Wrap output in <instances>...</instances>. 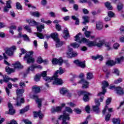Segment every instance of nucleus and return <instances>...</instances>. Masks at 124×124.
Here are the masks:
<instances>
[{"label": "nucleus", "mask_w": 124, "mask_h": 124, "mask_svg": "<svg viewBox=\"0 0 124 124\" xmlns=\"http://www.w3.org/2000/svg\"><path fill=\"white\" fill-rule=\"evenodd\" d=\"M91 31H86L85 32V36L87 38L90 37L91 36Z\"/></svg>", "instance_id": "54"}, {"label": "nucleus", "mask_w": 124, "mask_h": 124, "mask_svg": "<svg viewBox=\"0 0 124 124\" xmlns=\"http://www.w3.org/2000/svg\"><path fill=\"white\" fill-rule=\"evenodd\" d=\"M62 111V107H56V108H51V113H55V112H61Z\"/></svg>", "instance_id": "21"}, {"label": "nucleus", "mask_w": 124, "mask_h": 124, "mask_svg": "<svg viewBox=\"0 0 124 124\" xmlns=\"http://www.w3.org/2000/svg\"><path fill=\"white\" fill-rule=\"evenodd\" d=\"M78 83L82 84V88H83V89H87V88H89V82L84 79H81Z\"/></svg>", "instance_id": "18"}, {"label": "nucleus", "mask_w": 124, "mask_h": 124, "mask_svg": "<svg viewBox=\"0 0 124 124\" xmlns=\"http://www.w3.org/2000/svg\"><path fill=\"white\" fill-rule=\"evenodd\" d=\"M103 70L104 72H106L107 77H109V75H110V72L109 71H108L106 67H105V66L103 67Z\"/></svg>", "instance_id": "41"}, {"label": "nucleus", "mask_w": 124, "mask_h": 124, "mask_svg": "<svg viewBox=\"0 0 124 124\" xmlns=\"http://www.w3.org/2000/svg\"><path fill=\"white\" fill-rule=\"evenodd\" d=\"M93 75L92 74V73H87V79H88V80H91V79H93Z\"/></svg>", "instance_id": "35"}, {"label": "nucleus", "mask_w": 124, "mask_h": 124, "mask_svg": "<svg viewBox=\"0 0 124 124\" xmlns=\"http://www.w3.org/2000/svg\"><path fill=\"white\" fill-rule=\"evenodd\" d=\"M122 82H123V78H119L114 81V84H119L120 83H122Z\"/></svg>", "instance_id": "48"}, {"label": "nucleus", "mask_w": 124, "mask_h": 124, "mask_svg": "<svg viewBox=\"0 0 124 124\" xmlns=\"http://www.w3.org/2000/svg\"><path fill=\"white\" fill-rule=\"evenodd\" d=\"M37 62L38 63H42V62H44L45 64H48L49 62L48 60H43L41 57H38L37 60Z\"/></svg>", "instance_id": "20"}, {"label": "nucleus", "mask_w": 124, "mask_h": 124, "mask_svg": "<svg viewBox=\"0 0 124 124\" xmlns=\"http://www.w3.org/2000/svg\"><path fill=\"white\" fill-rule=\"evenodd\" d=\"M35 68V67L34 65H32V66H31V67L28 68V72H29V71H34Z\"/></svg>", "instance_id": "47"}, {"label": "nucleus", "mask_w": 124, "mask_h": 124, "mask_svg": "<svg viewBox=\"0 0 124 124\" xmlns=\"http://www.w3.org/2000/svg\"><path fill=\"white\" fill-rule=\"evenodd\" d=\"M30 97L34 99H36V102L38 104V107H39V108H40V107H41V99H38V97L36 95H30Z\"/></svg>", "instance_id": "17"}, {"label": "nucleus", "mask_w": 124, "mask_h": 124, "mask_svg": "<svg viewBox=\"0 0 124 124\" xmlns=\"http://www.w3.org/2000/svg\"><path fill=\"white\" fill-rule=\"evenodd\" d=\"M32 91L36 93H37L40 92V88H39V87L34 86L32 87Z\"/></svg>", "instance_id": "31"}, {"label": "nucleus", "mask_w": 124, "mask_h": 124, "mask_svg": "<svg viewBox=\"0 0 124 124\" xmlns=\"http://www.w3.org/2000/svg\"><path fill=\"white\" fill-rule=\"evenodd\" d=\"M40 80V75L37 74L34 77V81L35 82H38Z\"/></svg>", "instance_id": "45"}, {"label": "nucleus", "mask_w": 124, "mask_h": 124, "mask_svg": "<svg viewBox=\"0 0 124 124\" xmlns=\"http://www.w3.org/2000/svg\"><path fill=\"white\" fill-rule=\"evenodd\" d=\"M44 115L41 113V111H38V112H36V111H34V117L35 118H36V117H39L40 119H42V118L44 117Z\"/></svg>", "instance_id": "22"}, {"label": "nucleus", "mask_w": 124, "mask_h": 124, "mask_svg": "<svg viewBox=\"0 0 124 124\" xmlns=\"http://www.w3.org/2000/svg\"><path fill=\"white\" fill-rule=\"evenodd\" d=\"M67 92H68V90L66 88H61L60 89V93L61 94H65V93H67Z\"/></svg>", "instance_id": "36"}, {"label": "nucleus", "mask_w": 124, "mask_h": 124, "mask_svg": "<svg viewBox=\"0 0 124 124\" xmlns=\"http://www.w3.org/2000/svg\"><path fill=\"white\" fill-rule=\"evenodd\" d=\"M63 37L65 39H67V38H68V37H69V32H68V30L66 28L64 30Z\"/></svg>", "instance_id": "24"}, {"label": "nucleus", "mask_w": 124, "mask_h": 124, "mask_svg": "<svg viewBox=\"0 0 124 124\" xmlns=\"http://www.w3.org/2000/svg\"><path fill=\"white\" fill-rule=\"evenodd\" d=\"M16 7L17 9H22V5L18 2H16Z\"/></svg>", "instance_id": "50"}, {"label": "nucleus", "mask_w": 124, "mask_h": 124, "mask_svg": "<svg viewBox=\"0 0 124 124\" xmlns=\"http://www.w3.org/2000/svg\"><path fill=\"white\" fill-rule=\"evenodd\" d=\"M25 5L28 6V7H31V8H34V9H35V7L31 6V5L30 4V1H29V0H25Z\"/></svg>", "instance_id": "38"}, {"label": "nucleus", "mask_w": 124, "mask_h": 124, "mask_svg": "<svg viewBox=\"0 0 124 124\" xmlns=\"http://www.w3.org/2000/svg\"><path fill=\"white\" fill-rule=\"evenodd\" d=\"M90 106H87L85 108V110H86V111L87 112V113H88V114L90 113Z\"/></svg>", "instance_id": "64"}, {"label": "nucleus", "mask_w": 124, "mask_h": 124, "mask_svg": "<svg viewBox=\"0 0 124 124\" xmlns=\"http://www.w3.org/2000/svg\"><path fill=\"white\" fill-rule=\"evenodd\" d=\"M105 6L109 10H112L113 9V7L111 6V4L109 2H107L105 3Z\"/></svg>", "instance_id": "37"}, {"label": "nucleus", "mask_w": 124, "mask_h": 124, "mask_svg": "<svg viewBox=\"0 0 124 124\" xmlns=\"http://www.w3.org/2000/svg\"><path fill=\"white\" fill-rule=\"evenodd\" d=\"M72 19L73 20H74L76 21L75 24L78 26L79 25V23H80V21H79V18H78L77 17L75 16H72Z\"/></svg>", "instance_id": "34"}, {"label": "nucleus", "mask_w": 124, "mask_h": 124, "mask_svg": "<svg viewBox=\"0 0 124 124\" xmlns=\"http://www.w3.org/2000/svg\"><path fill=\"white\" fill-rule=\"evenodd\" d=\"M109 89L110 90H114V89H115L116 93L119 95H123V94H124V91L123 89L120 87H116L115 86H110Z\"/></svg>", "instance_id": "12"}, {"label": "nucleus", "mask_w": 124, "mask_h": 124, "mask_svg": "<svg viewBox=\"0 0 124 124\" xmlns=\"http://www.w3.org/2000/svg\"><path fill=\"white\" fill-rule=\"evenodd\" d=\"M30 14L31 16H34V17H38L40 16V14L37 11L34 12H31Z\"/></svg>", "instance_id": "33"}, {"label": "nucleus", "mask_w": 124, "mask_h": 124, "mask_svg": "<svg viewBox=\"0 0 124 124\" xmlns=\"http://www.w3.org/2000/svg\"><path fill=\"white\" fill-rule=\"evenodd\" d=\"M123 4H119L117 5V9L119 11H121V10H122V9H123Z\"/></svg>", "instance_id": "51"}, {"label": "nucleus", "mask_w": 124, "mask_h": 124, "mask_svg": "<svg viewBox=\"0 0 124 124\" xmlns=\"http://www.w3.org/2000/svg\"><path fill=\"white\" fill-rule=\"evenodd\" d=\"M25 30L28 31V32L31 33V27L30 26L26 25L24 27Z\"/></svg>", "instance_id": "42"}, {"label": "nucleus", "mask_w": 124, "mask_h": 124, "mask_svg": "<svg viewBox=\"0 0 124 124\" xmlns=\"http://www.w3.org/2000/svg\"><path fill=\"white\" fill-rule=\"evenodd\" d=\"M27 22L29 23V25L31 26H37L36 28L37 31H39V32H41V31H42V29H44L45 28L44 24L38 26V24H39V23L37 22L34 19H28L27 20Z\"/></svg>", "instance_id": "4"}, {"label": "nucleus", "mask_w": 124, "mask_h": 124, "mask_svg": "<svg viewBox=\"0 0 124 124\" xmlns=\"http://www.w3.org/2000/svg\"><path fill=\"white\" fill-rule=\"evenodd\" d=\"M71 46L73 47V48H78L79 46H80V45L76 43H74L71 44Z\"/></svg>", "instance_id": "44"}, {"label": "nucleus", "mask_w": 124, "mask_h": 124, "mask_svg": "<svg viewBox=\"0 0 124 124\" xmlns=\"http://www.w3.org/2000/svg\"><path fill=\"white\" fill-rule=\"evenodd\" d=\"M20 50L22 53L19 54V58H21V56L22 55H23V54H25V53H27V51H26V50L23 48H21Z\"/></svg>", "instance_id": "53"}, {"label": "nucleus", "mask_w": 124, "mask_h": 124, "mask_svg": "<svg viewBox=\"0 0 124 124\" xmlns=\"http://www.w3.org/2000/svg\"><path fill=\"white\" fill-rule=\"evenodd\" d=\"M102 84V89L103 90V92H99L98 93V96H100V99L95 98L94 100V102L96 105L92 106L93 111L96 113H99V112H100V108H99V106H100V102H102V101H103L104 94L106 92V88L109 86V83L106 81H103Z\"/></svg>", "instance_id": "2"}, {"label": "nucleus", "mask_w": 124, "mask_h": 124, "mask_svg": "<svg viewBox=\"0 0 124 124\" xmlns=\"http://www.w3.org/2000/svg\"><path fill=\"white\" fill-rule=\"evenodd\" d=\"M34 34H36L37 37H38L40 39H43L44 38V36L41 33H39V32L34 33Z\"/></svg>", "instance_id": "39"}, {"label": "nucleus", "mask_w": 124, "mask_h": 124, "mask_svg": "<svg viewBox=\"0 0 124 124\" xmlns=\"http://www.w3.org/2000/svg\"><path fill=\"white\" fill-rule=\"evenodd\" d=\"M8 107L9 108V113L10 115H14L16 113L15 109L13 108V106H12V104L10 103H9L8 104Z\"/></svg>", "instance_id": "19"}, {"label": "nucleus", "mask_w": 124, "mask_h": 124, "mask_svg": "<svg viewBox=\"0 0 124 124\" xmlns=\"http://www.w3.org/2000/svg\"><path fill=\"white\" fill-rule=\"evenodd\" d=\"M120 122H121V120H120V119L114 118L112 120V122L114 124H120Z\"/></svg>", "instance_id": "40"}, {"label": "nucleus", "mask_w": 124, "mask_h": 124, "mask_svg": "<svg viewBox=\"0 0 124 124\" xmlns=\"http://www.w3.org/2000/svg\"><path fill=\"white\" fill-rule=\"evenodd\" d=\"M66 112H68V113H72V109L70 108H66Z\"/></svg>", "instance_id": "63"}, {"label": "nucleus", "mask_w": 124, "mask_h": 124, "mask_svg": "<svg viewBox=\"0 0 124 124\" xmlns=\"http://www.w3.org/2000/svg\"><path fill=\"white\" fill-rule=\"evenodd\" d=\"M80 35H81V33H79L75 36V41H78L80 44V43H86L88 47H94L95 46H97V47H101L104 45V41L100 40V38H97L95 41H92L86 38H82L81 39Z\"/></svg>", "instance_id": "1"}, {"label": "nucleus", "mask_w": 124, "mask_h": 124, "mask_svg": "<svg viewBox=\"0 0 124 124\" xmlns=\"http://www.w3.org/2000/svg\"><path fill=\"white\" fill-rule=\"evenodd\" d=\"M99 59V61H102L103 60V57L101 55H97L96 56H92V59L94 60H96Z\"/></svg>", "instance_id": "32"}, {"label": "nucleus", "mask_w": 124, "mask_h": 124, "mask_svg": "<svg viewBox=\"0 0 124 124\" xmlns=\"http://www.w3.org/2000/svg\"><path fill=\"white\" fill-rule=\"evenodd\" d=\"M110 117H111L110 114H108V115H106L105 120H106V122H108V121H109V120H110Z\"/></svg>", "instance_id": "57"}, {"label": "nucleus", "mask_w": 124, "mask_h": 124, "mask_svg": "<svg viewBox=\"0 0 124 124\" xmlns=\"http://www.w3.org/2000/svg\"><path fill=\"white\" fill-rule=\"evenodd\" d=\"M58 120H62V124H69L68 122H66V121H69L70 117H69V114L66 113V111H63V115H60Z\"/></svg>", "instance_id": "8"}, {"label": "nucleus", "mask_w": 124, "mask_h": 124, "mask_svg": "<svg viewBox=\"0 0 124 124\" xmlns=\"http://www.w3.org/2000/svg\"><path fill=\"white\" fill-rule=\"evenodd\" d=\"M6 72H7L9 74H10V73H13V72H15V69L10 68L9 67L7 66L5 68Z\"/></svg>", "instance_id": "27"}, {"label": "nucleus", "mask_w": 124, "mask_h": 124, "mask_svg": "<svg viewBox=\"0 0 124 124\" xmlns=\"http://www.w3.org/2000/svg\"><path fill=\"white\" fill-rule=\"evenodd\" d=\"M3 79L0 80V84H2V82H5V83H7L9 80H11V81H13V82H16V81H18V79L16 78H9V77L5 75L3 76Z\"/></svg>", "instance_id": "13"}, {"label": "nucleus", "mask_w": 124, "mask_h": 124, "mask_svg": "<svg viewBox=\"0 0 124 124\" xmlns=\"http://www.w3.org/2000/svg\"><path fill=\"white\" fill-rule=\"evenodd\" d=\"M119 47H120V44L119 43H115L113 46V48L115 50H118Z\"/></svg>", "instance_id": "43"}, {"label": "nucleus", "mask_w": 124, "mask_h": 124, "mask_svg": "<svg viewBox=\"0 0 124 124\" xmlns=\"http://www.w3.org/2000/svg\"><path fill=\"white\" fill-rule=\"evenodd\" d=\"M124 58L123 56L119 58H116L115 59V62L113 60H108L106 62V65H108V66H113L115 65L116 63H120L122 62H124Z\"/></svg>", "instance_id": "7"}, {"label": "nucleus", "mask_w": 124, "mask_h": 124, "mask_svg": "<svg viewBox=\"0 0 124 124\" xmlns=\"http://www.w3.org/2000/svg\"><path fill=\"white\" fill-rule=\"evenodd\" d=\"M86 91H78V94L80 96V95H84L85 93H86Z\"/></svg>", "instance_id": "56"}, {"label": "nucleus", "mask_w": 124, "mask_h": 124, "mask_svg": "<svg viewBox=\"0 0 124 124\" xmlns=\"http://www.w3.org/2000/svg\"><path fill=\"white\" fill-rule=\"evenodd\" d=\"M74 111L75 113H76V114H81L82 110L79 108H75Z\"/></svg>", "instance_id": "52"}, {"label": "nucleus", "mask_w": 124, "mask_h": 124, "mask_svg": "<svg viewBox=\"0 0 124 124\" xmlns=\"http://www.w3.org/2000/svg\"><path fill=\"white\" fill-rule=\"evenodd\" d=\"M18 35L19 37H23L26 41H30V38H29L27 34L23 35L22 32H20L18 33Z\"/></svg>", "instance_id": "25"}, {"label": "nucleus", "mask_w": 124, "mask_h": 124, "mask_svg": "<svg viewBox=\"0 0 124 124\" xmlns=\"http://www.w3.org/2000/svg\"><path fill=\"white\" fill-rule=\"evenodd\" d=\"M14 67L15 68H22L23 67L22 65H21V63L19 62H16L15 64H13Z\"/></svg>", "instance_id": "30"}, {"label": "nucleus", "mask_w": 124, "mask_h": 124, "mask_svg": "<svg viewBox=\"0 0 124 124\" xmlns=\"http://www.w3.org/2000/svg\"><path fill=\"white\" fill-rule=\"evenodd\" d=\"M102 28H103V25L102 24V22H97L96 23V29L98 31H100L102 30Z\"/></svg>", "instance_id": "23"}, {"label": "nucleus", "mask_w": 124, "mask_h": 124, "mask_svg": "<svg viewBox=\"0 0 124 124\" xmlns=\"http://www.w3.org/2000/svg\"><path fill=\"white\" fill-rule=\"evenodd\" d=\"M58 74L59 70H57L54 74L53 77L51 78H53V79H51V81L52 80H54L53 82V84L54 85H62V79L58 78Z\"/></svg>", "instance_id": "9"}, {"label": "nucleus", "mask_w": 124, "mask_h": 124, "mask_svg": "<svg viewBox=\"0 0 124 124\" xmlns=\"http://www.w3.org/2000/svg\"><path fill=\"white\" fill-rule=\"evenodd\" d=\"M17 48H16V46H13L11 47H7L5 48V51L6 54L7 55H8V56H13V54H14V51H16Z\"/></svg>", "instance_id": "10"}, {"label": "nucleus", "mask_w": 124, "mask_h": 124, "mask_svg": "<svg viewBox=\"0 0 124 124\" xmlns=\"http://www.w3.org/2000/svg\"><path fill=\"white\" fill-rule=\"evenodd\" d=\"M46 75H47V71H43L41 74L40 76H42V77L44 78L45 81H46L47 82H51V81L53 80V78H49L48 77H46Z\"/></svg>", "instance_id": "14"}, {"label": "nucleus", "mask_w": 124, "mask_h": 124, "mask_svg": "<svg viewBox=\"0 0 124 124\" xmlns=\"http://www.w3.org/2000/svg\"><path fill=\"white\" fill-rule=\"evenodd\" d=\"M86 61L81 62L79 60H77L74 61V63H76L77 65L81 67V68H85L86 67Z\"/></svg>", "instance_id": "15"}, {"label": "nucleus", "mask_w": 124, "mask_h": 124, "mask_svg": "<svg viewBox=\"0 0 124 124\" xmlns=\"http://www.w3.org/2000/svg\"><path fill=\"white\" fill-rule=\"evenodd\" d=\"M6 6L7 8H11V0H9L6 1Z\"/></svg>", "instance_id": "46"}, {"label": "nucleus", "mask_w": 124, "mask_h": 124, "mask_svg": "<svg viewBox=\"0 0 124 124\" xmlns=\"http://www.w3.org/2000/svg\"><path fill=\"white\" fill-rule=\"evenodd\" d=\"M111 98H108L106 102V105H109V104H110V103H111Z\"/></svg>", "instance_id": "62"}, {"label": "nucleus", "mask_w": 124, "mask_h": 124, "mask_svg": "<svg viewBox=\"0 0 124 124\" xmlns=\"http://www.w3.org/2000/svg\"><path fill=\"white\" fill-rule=\"evenodd\" d=\"M64 72H65V70L62 69V67H60L59 68V71L58 73H59V74L60 75H62V73H64Z\"/></svg>", "instance_id": "49"}, {"label": "nucleus", "mask_w": 124, "mask_h": 124, "mask_svg": "<svg viewBox=\"0 0 124 124\" xmlns=\"http://www.w3.org/2000/svg\"><path fill=\"white\" fill-rule=\"evenodd\" d=\"M52 62L53 64H59V65H62V62H63L62 58H60L59 59L54 58L52 60Z\"/></svg>", "instance_id": "16"}, {"label": "nucleus", "mask_w": 124, "mask_h": 124, "mask_svg": "<svg viewBox=\"0 0 124 124\" xmlns=\"http://www.w3.org/2000/svg\"><path fill=\"white\" fill-rule=\"evenodd\" d=\"M78 55V53L77 52L73 51L72 48H70L69 46H68V50L67 52V57L69 58H73L74 57H76Z\"/></svg>", "instance_id": "11"}, {"label": "nucleus", "mask_w": 124, "mask_h": 124, "mask_svg": "<svg viewBox=\"0 0 124 124\" xmlns=\"http://www.w3.org/2000/svg\"><path fill=\"white\" fill-rule=\"evenodd\" d=\"M25 92V89H17L16 90V93L17 97L16 98V103L15 104L16 106H21V103L25 102V99L24 98H21L23 96V93Z\"/></svg>", "instance_id": "3"}, {"label": "nucleus", "mask_w": 124, "mask_h": 124, "mask_svg": "<svg viewBox=\"0 0 124 124\" xmlns=\"http://www.w3.org/2000/svg\"><path fill=\"white\" fill-rule=\"evenodd\" d=\"M89 95H90V93L88 92L85 93L83 97V100L85 102H87V101H89Z\"/></svg>", "instance_id": "29"}, {"label": "nucleus", "mask_w": 124, "mask_h": 124, "mask_svg": "<svg viewBox=\"0 0 124 124\" xmlns=\"http://www.w3.org/2000/svg\"><path fill=\"white\" fill-rule=\"evenodd\" d=\"M23 122H24V123H25V124H31V122L29 120H27V119H24L23 120Z\"/></svg>", "instance_id": "60"}, {"label": "nucleus", "mask_w": 124, "mask_h": 124, "mask_svg": "<svg viewBox=\"0 0 124 124\" xmlns=\"http://www.w3.org/2000/svg\"><path fill=\"white\" fill-rule=\"evenodd\" d=\"M56 30H58L59 31L62 30V27L60 26V24L57 23L56 25Z\"/></svg>", "instance_id": "58"}, {"label": "nucleus", "mask_w": 124, "mask_h": 124, "mask_svg": "<svg viewBox=\"0 0 124 124\" xmlns=\"http://www.w3.org/2000/svg\"><path fill=\"white\" fill-rule=\"evenodd\" d=\"M51 37L56 42V46L57 47H61L64 44V42L60 41L59 39V34L58 33H52L51 34Z\"/></svg>", "instance_id": "5"}, {"label": "nucleus", "mask_w": 124, "mask_h": 124, "mask_svg": "<svg viewBox=\"0 0 124 124\" xmlns=\"http://www.w3.org/2000/svg\"><path fill=\"white\" fill-rule=\"evenodd\" d=\"M105 45V46L106 47L108 51H110V50H112V47H111V46H112V45H111V43H105V42L104 41V44L103 45Z\"/></svg>", "instance_id": "26"}, {"label": "nucleus", "mask_w": 124, "mask_h": 124, "mask_svg": "<svg viewBox=\"0 0 124 124\" xmlns=\"http://www.w3.org/2000/svg\"><path fill=\"white\" fill-rule=\"evenodd\" d=\"M114 15H115V14H114V13L111 11L108 12V16L109 17H114Z\"/></svg>", "instance_id": "59"}, {"label": "nucleus", "mask_w": 124, "mask_h": 124, "mask_svg": "<svg viewBox=\"0 0 124 124\" xmlns=\"http://www.w3.org/2000/svg\"><path fill=\"white\" fill-rule=\"evenodd\" d=\"M113 73H114L117 76H119V75H120V72L117 69H115L113 70Z\"/></svg>", "instance_id": "55"}, {"label": "nucleus", "mask_w": 124, "mask_h": 124, "mask_svg": "<svg viewBox=\"0 0 124 124\" xmlns=\"http://www.w3.org/2000/svg\"><path fill=\"white\" fill-rule=\"evenodd\" d=\"M83 19L84 20V21L83 22V25H86V24L90 22V17L88 16H83Z\"/></svg>", "instance_id": "28"}, {"label": "nucleus", "mask_w": 124, "mask_h": 124, "mask_svg": "<svg viewBox=\"0 0 124 124\" xmlns=\"http://www.w3.org/2000/svg\"><path fill=\"white\" fill-rule=\"evenodd\" d=\"M7 124H18L17 123V122L15 121V120H12L10 122L7 123Z\"/></svg>", "instance_id": "61"}, {"label": "nucleus", "mask_w": 124, "mask_h": 124, "mask_svg": "<svg viewBox=\"0 0 124 124\" xmlns=\"http://www.w3.org/2000/svg\"><path fill=\"white\" fill-rule=\"evenodd\" d=\"M32 55H33V51L28 52L24 57V61H27V63L34 62V58H32Z\"/></svg>", "instance_id": "6"}]
</instances>
